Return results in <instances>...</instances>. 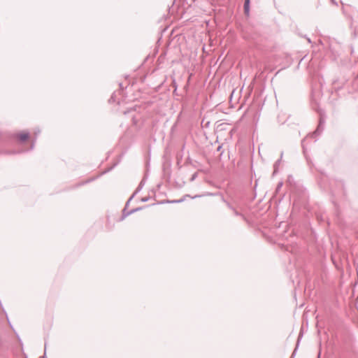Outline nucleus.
Returning a JSON list of instances; mask_svg holds the SVG:
<instances>
[{
  "label": "nucleus",
  "mask_w": 358,
  "mask_h": 358,
  "mask_svg": "<svg viewBox=\"0 0 358 358\" xmlns=\"http://www.w3.org/2000/svg\"><path fill=\"white\" fill-rule=\"evenodd\" d=\"M29 134L28 132H24L18 134V138L21 141H25L29 138Z\"/></svg>",
  "instance_id": "f257e3e1"
},
{
  "label": "nucleus",
  "mask_w": 358,
  "mask_h": 358,
  "mask_svg": "<svg viewBox=\"0 0 358 358\" xmlns=\"http://www.w3.org/2000/svg\"><path fill=\"white\" fill-rule=\"evenodd\" d=\"M249 3H250V0H245L244 10H245V13H248L249 12Z\"/></svg>",
  "instance_id": "f03ea898"
},
{
  "label": "nucleus",
  "mask_w": 358,
  "mask_h": 358,
  "mask_svg": "<svg viewBox=\"0 0 358 358\" xmlns=\"http://www.w3.org/2000/svg\"><path fill=\"white\" fill-rule=\"evenodd\" d=\"M322 124H323V122H322V121L320 120V124H319V125H318V127H317V129H316V131H315V133L320 134V133L322 131Z\"/></svg>",
  "instance_id": "7ed1b4c3"
},
{
  "label": "nucleus",
  "mask_w": 358,
  "mask_h": 358,
  "mask_svg": "<svg viewBox=\"0 0 358 358\" xmlns=\"http://www.w3.org/2000/svg\"><path fill=\"white\" fill-rule=\"evenodd\" d=\"M196 177H197V173H194L192 176V177H191V178H190V181H193V180H194L196 179Z\"/></svg>",
  "instance_id": "20e7f679"
},
{
  "label": "nucleus",
  "mask_w": 358,
  "mask_h": 358,
  "mask_svg": "<svg viewBox=\"0 0 358 358\" xmlns=\"http://www.w3.org/2000/svg\"><path fill=\"white\" fill-rule=\"evenodd\" d=\"M136 210H137V209L132 210H131L129 213H128L126 215H129V214H131V213H132L133 212L136 211Z\"/></svg>",
  "instance_id": "39448f33"
},
{
  "label": "nucleus",
  "mask_w": 358,
  "mask_h": 358,
  "mask_svg": "<svg viewBox=\"0 0 358 358\" xmlns=\"http://www.w3.org/2000/svg\"><path fill=\"white\" fill-rule=\"evenodd\" d=\"M221 148V146H219L218 148H217V150H220Z\"/></svg>",
  "instance_id": "423d86ee"
}]
</instances>
